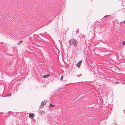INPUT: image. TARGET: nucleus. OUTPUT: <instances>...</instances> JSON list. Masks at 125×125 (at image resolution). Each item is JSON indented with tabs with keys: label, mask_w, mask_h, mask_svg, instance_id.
Returning <instances> with one entry per match:
<instances>
[{
	"label": "nucleus",
	"mask_w": 125,
	"mask_h": 125,
	"mask_svg": "<svg viewBox=\"0 0 125 125\" xmlns=\"http://www.w3.org/2000/svg\"><path fill=\"white\" fill-rule=\"evenodd\" d=\"M55 106V105H53V104H50V106H49V107H52L54 106Z\"/></svg>",
	"instance_id": "6"
},
{
	"label": "nucleus",
	"mask_w": 125,
	"mask_h": 125,
	"mask_svg": "<svg viewBox=\"0 0 125 125\" xmlns=\"http://www.w3.org/2000/svg\"><path fill=\"white\" fill-rule=\"evenodd\" d=\"M50 76V74H47L45 75H44L43 76V78H47V77H48L49 76Z\"/></svg>",
	"instance_id": "5"
},
{
	"label": "nucleus",
	"mask_w": 125,
	"mask_h": 125,
	"mask_svg": "<svg viewBox=\"0 0 125 125\" xmlns=\"http://www.w3.org/2000/svg\"><path fill=\"white\" fill-rule=\"evenodd\" d=\"M123 22L124 24H125V20H124V21H123Z\"/></svg>",
	"instance_id": "15"
},
{
	"label": "nucleus",
	"mask_w": 125,
	"mask_h": 125,
	"mask_svg": "<svg viewBox=\"0 0 125 125\" xmlns=\"http://www.w3.org/2000/svg\"><path fill=\"white\" fill-rule=\"evenodd\" d=\"M46 105V102L44 100L41 103V105L42 106L45 105Z\"/></svg>",
	"instance_id": "3"
},
{
	"label": "nucleus",
	"mask_w": 125,
	"mask_h": 125,
	"mask_svg": "<svg viewBox=\"0 0 125 125\" xmlns=\"http://www.w3.org/2000/svg\"><path fill=\"white\" fill-rule=\"evenodd\" d=\"M11 96V93H10L9 94L8 96Z\"/></svg>",
	"instance_id": "13"
},
{
	"label": "nucleus",
	"mask_w": 125,
	"mask_h": 125,
	"mask_svg": "<svg viewBox=\"0 0 125 125\" xmlns=\"http://www.w3.org/2000/svg\"><path fill=\"white\" fill-rule=\"evenodd\" d=\"M82 62V61H80L77 64V66L78 67H79Z\"/></svg>",
	"instance_id": "4"
},
{
	"label": "nucleus",
	"mask_w": 125,
	"mask_h": 125,
	"mask_svg": "<svg viewBox=\"0 0 125 125\" xmlns=\"http://www.w3.org/2000/svg\"><path fill=\"white\" fill-rule=\"evenodd\" d=\"M22 42H23V41H22V40L20 41L18 43V44H20L22 43Z\"/></svg>",
	"instance_id": "7"
},
{
	"label": "nucleus",
	"mask_w": 125,
	"mask_h": 125,
	"mask_svg": "<svg viewBox=\"0 0 125 125\" xmlns=\"http://www.w3.org/2000/svg\"><path fill=\"white\" fill-rule=\"evenodd\" d=\"M29 117L31 119H33L34 116V113L29 114Z\"/></svg>",
	"instance_id": "2"
},
{
	"label": "nucleus",
	"mask_w": 125,
	"mask_h": 125,
	"mask_svg": "<svg viewBox=\"0 0 125 125\" xmlns=\"http://www.w3.org/2000/svg\"><path fill=\"white\" fill-rule=\"evenodd\" d=\"M115 83L116 84H118L119 83V82H117V81H115Z\"/></svg>",
	"instance_id": "8"
},
{
	"label": "nucleus",
	"mask_w": 125,
	"mask_h": 125,
	"mask_svg": "<svg viewBox=\"0 0 125 125\" xmlns=\"http://www.w3.org/2000/svg\"><path fill=\"white\" fill-rule=\"evenodd\" d=\"M63 76H62L61 78L60 79V80L61 81H62L63 79Z\"/></svg>",
	"instance_id": "9"
},
{
	"label": "nucleus",
	"mask_w": 125,
	"mask_h": 125,
	"mask_svg": "<svg viewBox=\"0 0 125 125\" xmlns=\"http://www.w3.org/2000/svg\"><path fill=\"white\" fill-rule=\"evenodd\" d=\"M69 45L73 46L75 47L77 46V41L74 39H72L69 41Z\"/></svg>",
	"instance_id": "1"
},
{
	"label": "nucleus",
	"mask_w": 125,
	"mask_h": 125,
	"mask_svg": "<svg viewBox=\"0 0 125 125\" xmlns=\"http://www.w3.org/2000/svg\"><path fill=\"white\" fill-rule=\"evenodd\" d=\"M123 22H121L120 23V25H121L123 23Z\"/></svg>",
	"instance_id": "14"
},
{
	"label": "nucleus",
	"mask_w": 125,
	"mask_h": 125,
	"mask_svg": "<svg viewBox=\"0 0 125 125\" xmlns=\"http://www.w3.org/2000/svg\"><path fill=\"white\" fill-rule=\"evenodd\" d=\"M110 16V15H106V16H104V18H106V17H107L108 16Z\"/></svg>",
	"instance_id": "12"
},
{
	"label": "nucleus",
	"mask_w": 125,
	"mask_h": 125,
	"mask_svg": "<svg viewBox=\"0 0 125 125\" xmlns=\"http://www.w3.org/2000/svg\"><path fill=\"white\" fill-rule=\"evenodd\" d=\"M122 44L123 45H125V41L123 42L122 43Z\"/></svg>",
	"instance_id": "10"
},
{
	"label": "nucleus",
	"mask_w": 125,
	"mask_h": 125,
	"mask_svg": "<svg viewBox=\"0 0 125 125\" xmlns=\"http://www.w3.org/2000/svg\"><path fill=\"white\" fill-rule=\"evenodd\" d=\"M110 16V15H106V16H104V18H106V17H107L108 16Z\"/></svg>",
	"instance_id": "11"
}]
</instances>
